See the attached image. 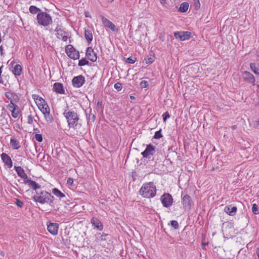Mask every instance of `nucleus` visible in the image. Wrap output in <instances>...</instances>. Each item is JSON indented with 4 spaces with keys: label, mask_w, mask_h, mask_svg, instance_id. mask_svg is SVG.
Here are the masks:
<instances>
[{
    "label": "nucleus",
    "mask_w": 259,
    "mask_h": 259,
    "mask_svg": "<svg viewBox=\"0 0 259 259\" xmlns=\"http://www.w3.org/2000/svg\"><path fill=\"white\" fill-rule=\"evenodd\" d=\"M69 107L67 105L64 110L63 115L65 117L68 126L69 127L76 128L79 120V115L76 112L68 109Z\"/></svg>",
    "instance_id": "f257e3e1"
},
{
    "label": "nucleus",
    "mask_w": 259,
    "mask_h": 259,
    "mask_svg": "<svg viewBox=\"0 0 259 259\" xmlns=\"http://www.w3.org/2000/svg\"><path fill=\"white\" fill-rule=\"evenodd\" d=\"M156 188L153 182L146 183L143 184L140 190V194L144 198H153L156 194Z\"/></svg>",
    "instance_id": "f03ea898"
},
{
    "label": "nucleus",
    "mask_w": 259,
    "mask_h": 259,
    "mask_svg": "<svg viewBox=\"0 0 259 259\" xmlns=\"http://www.w3.org/2000/svg\"><path fill=\"white\" fill-rule=\"evenodd\" d=\"M33 199L35 202L41 204L49 202L50 204L51 205L54 203L55 198L50 193L40 190L36 192V194L33 196Z\"/></svg>",
    "instance_id": "7ed1b4c3"
},
{
    "label": "nucleus",
    "mask_w": 259,
    "mask_h": 259,
    "mask_svg": "<svg viewBox=\"0 0 259 259\" xmlns=\"http://www.w3.org/2000/svg\"><path fill=\"white\" fill-rule=\"evenodd\" d=\"M36 20L39 25L48 26L52 24L53 20L50 15L46 12H39L36 17Z\"/></svg>",
    "instance_id": "20e7f679"
},
{
    "label": "nucleus",
    "mask_w": 259,
    "mask_h": 259,
    "mask_svg": "<svg viewBox=\"0 0 259 259\" xmlns=\"http://www.w3.org/2000/svg\"><path fill=\"white\" fill-rule=\"evenodd\" d=\"M65 53L68 56L73 60L79 59V53L71 45H67L65 48Z\"/></svg>",
    "instance_id": "39448f33"
},
{
    "label": "nucleus",
    "mask_w": 259,
    "mask_h": 259,
    "mask_svg": "<svg viewBox=\"0 0 259 259\" xmlns=\"http://www.w3.org/2000/svg\"><path fill=\"white\" fill-rule=\"evenodd\" d=\"M160 201L163 206L167 208L172 204L173 198L170 194L165 193L161 196Z\"/></svg>",
    "instance_id": "423d86ee"
},
{
    "label": "nucleus",
    "mask_w": 259,
    "mask_h": 259,
    "mask_svg": "<svg viewBox=\"0 0 259 259\" xmlns=\"http://www.w3.org/2000/svg\"><path fill=\"white\" fill-rule=\"evenodd\" d=\"M155 152V147L153 145L149 144L147 145L146 149L141 153V155L144 158L150 159Z\"/></svg>",
    "instance_id": "0eeeda50"
},
{
    "label": "nucleus",
    "mask_w": 259,
    "mask_h": 259,
    "mask_svg": "<svg viewBox=\"0 0 259 259\" xmlns=\"http://www.w3.org/2000/svg\"><path fill=\"white\" fill-rule=\"evenodd\" d=\"M182 204L185 210H190L192 205H194L193 201L190 196L186 194L182 198Z\"/></svg>",
    "instance_id": "6e6552de"
},
{
    "label": "nucleus",
    "mask_w": 259,
    "mask_h": 259,
    "mask_svg": "<svg viewBox=\"0 0 259 259\" xmlns=\"http://www.w3.org/2000/svg\"><path fill=\"white\" fill-rule=\"evenodd\" d=\"M174 36L180 41H185L192 37V33L189 31H177L174 32Z\"/></svg>",
    "instance_id": "1a4fd4ad"
},
{
    "label": "nucleus",
    "mask_w": 259,
    "mask_h": 259,
    "mask_svg": "<svg viewBox=\"0 0 259 259\" xmlns=\"http://www.w3.org/2000/svg\"><path fill=\"white\" fill-rule=\"evenodd\" d=\"M5 95L10 102V103L8 105H17V103L19 101L20 98L15 93L6 92Z\"/></svg>",
    "instance_id": "9d476101"
},
{
    "label": "nucleus",
    "mask_w": 259,
    "mask_h": 259,
    "mask_svg": "<svg viewBox=\"0 0 259 259\" xmlns=\"http://www.w3.org/2000/svg\"><path fill=\"white\" fill-rule=\"evenodd\" d=\"M56 32V35L57 38L62 39L63 41H66L68 39V32L62 29L59 26H57L55 29Z\"/></svg>",
    "instance_id": "9b49d317"
},
{
    "label": "nucleus",
    "mask_w": 259,
    "mask_h": 259,
    "mask_svg": "<svg viewBox=\"0 0 259 259\" xmlns=\"http://www.w3.org/2000/svg\"><path fill=\"white\" fill-rule=\"evenodd\" d=\"M84 82L85 78L82 75L75 76L72 80L73 86L76 88H79L82 87Z\"/></svg>",
    "instance_id": "f8f14e48"
},
{
    "label": "nucleus",
    "mask_w": 259,
    "mask_h": 259,
    "mask_svg": "<svg viewBox=\"0 0 259 259\" xmlns=\"http://www.w3.org/2000/svg\"><path fill=\"white\" fill-rule=\"evenodd\" d=\"M102 22L105 27L108 28L113 32H117L118 29L116 28L115 25L109 20L105 18L103 16H101Z\"/></svg>",
    "instance_id": "ddd939ff"
},
{
    "label": "nucleus",
    "mask_w": 259,
    "mask_h": 259,
    "mask_svg": "<svg viewBox=\"0 0 259 259\" xmlns=\"http://www.w3.org/2000/svg\"><path fill=\"white\" fill-rule=\"evenodd\" d=\"M85 55L88 59L93 62L97 61V56L96 53L95 52L93 48L89 47L87 48L85 51Z\"/></svg>",
    "instance_id": "4468645a"
},
{
    "label": "nucleus",
    "mask_w": 259,
    "mask_h": 259,
    "mask_svg": "<svg viewBox=\"0 0 259 259\" xmlns=\"http://www.w3.org/2000/svg\"><path fill=\"white\" fill-rule=\"evenodd\" d=\"M7 109L11 112L12 116L13 118H16L19 116L20 112V109L17 105H7Z\"/></svg>",
    "instance_id": "2eb2a0df"
},
{
    "label": "nucleus",
    "mask_w": 259,
    "mask_h": 259,
    "mask_svg": "<svg viewBox=\"0 0 259 259\" xmlns=\"http://www.w3.org/2000/svg\"><path fill=\"white\" fill-rule=\"evenodd\" d=\"M233 229L234 228H223L222 232L224 237L229 238L235 236L236 233H235V230Z\"/></svg>",
    "instance_id": "dca6fc26"
},
{
    "label": "nucleus",
    "mask_w": 259,
    "mask_h": 259,
    "mask_svg": "<svg viewBox=\"0 0 259 259\" xmlns=\"http://www.w3.org/2000/svg\"><path fill=\"white\" fill-rule=\"evenodd\" d=\"M24 183L25 184H28L30 187L35 190L36 193V192H38L40 190L41 186L35 181L31 180V179H27V180H24Z\"/></svg>",
    "instance_id": "f3484780"
},
{
    "label": "nucleus",
    "mask_w": 259,
    "mask_h": 259,
    "mask_svg": "<svg viewBox=\"0 0 259 259\" xmlns=\"http://www.w3.org/2000/svg\"><path fill=\"white\" fill-rule=\"evenodd\" d=\"M24 183L25 184H28L30 187L35 190L36 193V192H38L40 190L41 186L35 181L31 180V179H27V180H24Z\"/></svg>",
    "instance_id": "a211bd4d"
},
{
    "label": "nucleus",
    "mask_w": 259,
    "mask_h": 259,
    "mask_svg": "<svg viewBox=\"0 0 259 259\" xmlns=\"http://www.w3.org/2000/svg\"><path fill=\"white\" fill-rule=\"evenodd\" d=\"M242 78L245 81L251 83H254L255 80L254 76L247 71H244L242 72Z\"/></svg>",
    "instance_id": "6ab92c4d"
},
{
    "label": "nucleus",
    "mask_w": 259,
    "mask_h": 259,
    "mask_svg": "<svg viewBox=\"0 0 259 259\" xmlns=\"http://www.w3.org/2000/svg\"><path fill=\"white\" fill-rule=\"evenodd\" d=\"M1 156L5 164L7 165L9 168H11L13 166V162L11 157L5 153H3Z\"/></svg>",
    "instance_id": "aec40b11"
},
{
    "label": "nucleus",
    "mask_w": 259,
    "mask_h": 259,
    "mask_svg": "<svg viewBox=\"0 0 259 259\" xmlns=\"http://www.w3.org/2000/svg\"><path fill=\"white\" fill-rule=\"evenodd\" d=\"M53 90L54 92L60 94H64L65 91L63 88V84L60 82H56L54 84L53 87Z\"/></svg>",
    "instance_id": "412c9836"
},
{
    "label": "nucleus",
    "mask_w": 259,
    "mask_h": 259,
    "mask_svg": "<svg viewBox=\"0 0 259 259\" xmlns=\"http://www.w3.org/2000/svg\"><path fill=\"white\" fill-rule=\"evenodd\" d=\"M14 168L19 177L24 179V180L28 179L27 174L22 167L15 166Z\"/></svg>",
    "instance_id": "4be33fe9"
},
{
    "label": "nucleus",
    "mask_w": 259,
    "mask_h": 259,
    "mask_svg": "<svg viewBox=\"0 0 259 259\" xmlns=\"http://www.w3.org/2000/svg\"><path fill=\"white\" fill-rule=\"evenodd\" d=\"M237 208L236 206H232V205L226 206L224 208V211L228 214L233 216L236 214Z\"/></svg>",
    "instance_id": "5701e85b"
},
{
    "label": "nucleus",
    "mask_w": 259,
    "mask_h": 259,
    "mask_svg": "<svg viewBox=\"0 0 259 259\" xmlns=\"http://www.w3.org/2000/svg\"><path fill=\"white\" fill-rule=\"evenodd\" d=\"M84 112L87 120L94 122L96 119V116L94 114L92 113V109L91 108L86 109Z\"/></svg>",
    "instance_id": "b1692460"
},
{
    "label": "nucleus",
    "mask_w": 259,
    "mask_h": 259,
    "mask_svg": "<svg viewBox=\"0 0 259 259\" xmlns=\"http://www.w3.org/2000/svg\"><path fill=\"white\" fill-rule=\"evenodd\" d=\"M84 37L89 45L92 41L93 37L92 31L85 29L84 30Z\"/></svg>",
    "instance_id": "393cba45"
},
{
    "label": "nucleus",
    "mask_w": 259,
    "mask_h": 259,
    "mask_svg": "<svg viewBox=\"0 0 259 259\" xmlns=\"http://www.w3.org/2000/svg\"><path fill=\"white\" fill-rule=\"evenodd\" d=\"M10 144L14 149L17 150L20 147L19 141L15 137H12L10 140Z\"/></svg>",
    "instance_id": "a878e982"
},
{
    "label": "nucleus",
    "mask_w": 259,
    "mask_h": 259,
    "mask_svg": "<svg viewBox=\"0 0 259 259\" xmlns=\"http://www.w3.org/2000/svg\"><path fill=\"white\" fill-rule=\"evenodd\" d=\"M189 8V3L187 2L182 3L179 7V11L182 13L187 12Z\"/></svg>",
    "instance_id": "bb28decb"
},
{
    "label": "nucleus",
    "mask_w": 259,
    "mask_h": 259,
    "mask_svg": "<svg viewBox=\"0 0 259 259\" xmlns=\"http://www.w3.org/2000/svg\"><path fill=\"white\" fill-rule=\"evenodd\" d=\"M52 193L56 196L60 198H63L65 196V194L60 191L58 189L55 188L53 189Z\"/></svg>",
    "instance_id": "cd10ccee"
},
{
    "label": "nucleus",
    "mask_w": 259,
    "mask_h": 259,
    "mask_svg": "<svg viewBox=\"0 0 259 259\" xmlns=\"http://www.w3.org/2000/svg\"><path fill=\"white\" fill-rule=\"evenodd\" d=\"M22 72V67L20 65L17 64L14 68L13 72L16 76H19L21 75Z\"/></svg>",
    "instance_id": "c85d7f7f"
},
{
    "label": "nucleus",
    "mask_w": 259,
    "mask_h": 259,
    "mask_svg": "<svg viewBox=\"0 0 259 259\" xmlns=\"http://www.w3.org/2000/svg\"><path fill=\"white\" fill-rule=\"evenodd\" d=\"M155 60V57L153 55H148L145 58L143 62H145L147 64H152Z\"/></svg>",
    "instance_id": "c756f323"
},
{
    "label": "nucleus",
    "mask_w": 259,
    "mask_h": 259,
    "mask_svg": "<svg viewBox=\"0 0 259 259\" xmlns=\"http://www.w3.org/2000/svg\"><path fill=\"white\" fill-rule=\"evenodd\" d=\"M29 10L30 13L32 14H38L39 12H42L41 10L35 6H30Z\"/></svg>",
    "instance_id": "7c9ffc66"
},
{
    "label": "nucleus",
    "mask_w": 259,
    "mask_h": 259,
    "mask_svg": "<svg viewBox=\"0 0 259 259\" xmlns=\"http://www.w3.org/2000/svg\"><path fill=\"white\" fill-rule=\"evenodd\" d=\"M91 223L94 227H103L102 222L97 218H93L92 219Z\"/></svg>",
    "instance_id": "2f4dec72"
},
{
    "label": "nucleus",
    "mask_w": 259,
    "mask_h": 259,
    "mask_svg": "<svg viewBox=\"0 0 259 259\" xmlns=\"http://www.w3.org/2000/svg\"><path fill=\"white\" fill-rule=\"evenodd\" d=\"M250 68L254 73L259 75V68L256 66V64L255 63H251L250 64Z\"/></svg>",
    "instance_id": "473e14b6"
},
{
    "label": "nucleus",
    "mask_w": 259,
    "mask_h": 259,
    "mask_svg": "<svg viewBox=\"0 0 259 259\" xmlns=\"http://www.w3.org/2000/svg\"><path fill=\"white\" fill-rule=\"evenodd\" d=\"M39 109L43 113V114L46 113L47 112L50 111V109L48 104H46L42 106H41L40 108Z\"/></svg>",
    "instance_id": "72a5a7b5"
},
{
    "label": "nucleus",
    "mask_w": 259,
    "mask_h": 259,
    "mask_svg": "<svg viewBox=\"0 0 259 259\" xmlns=\"http://www.w3.org/2000/svg\"><path fill=\"white\" fill-rule=\"evenodd\" d=\"M44 116L46 121L49 123H51L53 120V118L52 115L50 114V112H47L46 113L44 114Z\"/></svg>",
    "instance_id": "f704fd0d"
},
{
    "label": "nucleus",
    "mask_w": 259,
    "mask_h": 259,
    "mask_svg": "<svg viewBox=\"0 0 259 259\" xmlns=\"http://www.w3.org/2000/svg\"><path fill=\"white\" fill-rule=\"evenodd\" d=\"M35 103L39 108H40L41 106L47 104L45 100L41 97L39 98L38 100L37 101H35Z\"/></svg>",
    "instance_id": "c9c22d12"
},
{
    "label": "nucleus",
    "mask_w": 259,
    "mask_h": 259,
    "mask_svg": "<svg viewBox=\"0 0 259 259\" xmlns=\"http://www.w3.org/2000/svg\"><path fill=\"white\" fill-rule=\"evenodd\" d=\"M89 62L85 58H83L78 61V66H83L86 65H89Z\"/></svg>",
    "instance_id": "e433bc0d"
},
{
    "label": "nucleus",
    "mask_w": 259,
    "mask_h": 259,
    "mask_svg": "<svg viewBox=\"0 0 259 259\" xmlns=\"http://www.w3.org/2000/svg\"><path fill=\"white\" fill-rule=\"evenodd\" d=\"M58 228H47L48 231L52 235H56L58 234Z\"/></svg>",
    "instance_id": "4c0bfd02"
},
{
    "label": "nucleus",
    "mask_w": 259,
    "mask_h": 259,
    "mask_svg": "<svg viewBox=\"0 0 259 259\" xmlns=\"http://www.w3.org/2000/svg\"><path fill=\"white\" fill-rule=\"evenodd\" d=\"M161 137H162V135L161 134V129H160L159 131L155 133L153 138L155 139H159Z\"/></svg>",
    "instance_id": "58836bf2"
},
{
    "label": "nucleus",
    "mask_w": 259,
    "mask_h": 259,
    "mask_svg": "<svg viewBox=\"0 0 259 259\" xmlns=\"http://www.w3.org/2000/svg\"><path fill=\"white\" fill-rule=\"evenodd\" d=\"M252 211L255 214H259L258 206L256 204H253L252 206Z\"/></svg>",
    "instance_id": "ea45409f"
},
{
    "label": "nucleus",
    "mask_w": 259,
    "mask_h": 259,
    "mask_svg": "<svg viewBox=\"0 0 259 259\" xmlns=\"http://www.w3.org/2000/svg\"><path fill=\"white\" fill-rule=\"evenodd\" d=\"M114 87L117 91H120L122 89V85L120 82H117L114 84Z\"/></svg>",
    "instance_id": "a19ab883"
},
{
    "label": "nucleus",
    "mask_w": 259,
    "mask_h": 259,
    "mask_svg": "<svg viewBox=\"0 0 259 259\" xmlns=\"http://www.w3.org/2000/svg\"><path fill=\"white\" fill-rule=\"evenodd\" d=\"M136 61V58L134 57H128L126 59V63L129 64H134Z\"/></svg>",
    "instance_id": "79ce46f5"
},
{
    "label": "nucleus",
    "mask_w": 259,
    "mask_h": 259,
    "mask_svg": "<svg viewBox=\"0 0 259 259\" xmlns=\"http://www.w3.org/2000/svg\"><path fill=\"white\" fill-rule=\"evenodd\" d=\"M162 117H163V120L164 122H165V121L167 120V119L169 118L170 117L169 113L168 111H166L164 112L162 114Z\"/></svg>",
    "instance_id": "37998d69"
},
{
    "label": "nucleus",
    "mask_w": 259,
    "mask_h": 259,
    "mask_svg": "<svg viewBox=\"0 0 259 259\" xmlns=\"http://www.w3.org/2000/svg\"><path fill=\"white\" fill-rule=\"evenodd\" d=\"M35 138L39 142H41L43 140L42 135L39 134H36L35 135Z\"/></svg>",
    "instance_id": "c03bdc74"
},
{
    "label": "nucleus",
    "mask_w": 259,
    "mask_h": 259,
    "mask_svg": "<svg viewBox=\"0 0 259 259\" xmlns=\"http://www.w3.org/2000/svg\"><path fill=\"white\" fill-rule=\"evenodd\" d=\"M193 6H194V8L195 10H199L200 7V3L199 2V1H197V2H194Z\"/></svg>",
    "instance_id": "a18cd8bd"
},
{
    "label": "nucleus",
    "mask_w": 259,
    "mask_h": 259,
    "mask_svg": "<svg viewBox=\"0 0 259 259\" xmlns=\"http://www.w3.org/2000/svg\"><path fill=\"white\" fill-rule=\"evenodd\" d=\"M140 85L141 88H147L149 84L147 81L143 80L140 82Z\"/></svg>",
    "instance_id": "49530a36"
},
{
    "label": "nucleus",
    "mask_w": 259,
    "mask_h": 259,
    "mask_svg": "<svg viewBox=\"0 0 259 259\" xmlns=\"http://www.w3.org/2000/svg\"><path fill=\"white\" fill-rule=\"evenodd\" d=\"M47 227H59V224L55 223H51L50 221H48L47 223Z\"/></svg>",
    "instance_id": "de8ad7c7"
},
{
    "label": "nucleus",
    "mask_w": 259,
    "mask_h": 259,
    "mask_svg": "<svg viewBox=\"0 0 259 259\" xmlns=\"http://www.w3.org/2000/svg\"><path fill=\"white\" fill-rule=\"evenodd\" d=\"M16 205L19 207H22L24 203L22 201H20L19 199H16Z\"/></svg>",
    "instance_id": "09e8293b"
},
{
    "label": "nucleus",
    "mask_w": 259,
    "mask_h": 259,
    "mask_svg": "<svg viewBox=\"0 0 259 259\" xmlns=\"http://www.w3.org/2000/svg\"><path fill=\"white\" fill-rule=\"evenodd\" d=\"M33 117L31 115H29L28 116V118H27V123L28 124H32L33 123Z\"/></svg>",
    "instance_id": "8fccbe9b"
},
{
    "label": "nucleus",
    "mask_w": 259,
    "mask_h": 259,
    "mask_svg": "<svg viewBox=\"0 0 259 259\" xmlns=\"http://www.w3.org/2000/svg\"><path fill=\"white\" fill-rule=\"evenodd\" d=\"M170 224L172 227H178V223L177 221L172 220L170 221Z\"/></svg>",
    "instance_id": "3c124183"
},
{
    "label": "nucleus",
    "mask_w": 259,
    "mask_h": 259,
    "mask_svg": "<svg viewBox=\"0 0 259 259\" xmlns=\"http://www.w3.org/2000/svg\"><path fill=\"white\" fill-rule=\"evenodd\" d=\"M73 183V179L71 178H69L67 181V184L70 186L72 185Z\"/></svg>",
    "instance_id": "603ef678"
},
{
    "label": "nucleus",
    "mask_w": 259,
    "mask_h": 259,
    "mask_svg": "<svg viewBox=\"0 0 259 259\" xmlns=\"http://www.w3.org/2000/svg\"><path fill=\"white\" fill-rule=\"evenodd\" d=\"M32 98L35 101V102L37 101L38 100L39 98L40 97L38 95H36V94L32 95Z\"/></svg>",
    "instance_id": "864d4df0"
},
{
    "label": "nucleus",
    "mask_w": 259,
    "mask_h": 259,
    "mask_svg": "<svg viewBox=\"0 0 259 259\" xmlns=\"http://www.w3.org/2000/svg\"><path fill=\"white\" fill-rule=\"evenodd\" d=\"M160 1V4L163 6H165V5L167 3V0H159Z\"/></svg>",
    "instance_id": "5fc2aeb1"
},
{
    "label": "nucleus",
    "mask_w": 259,
    "mask_h": 259,
    "mask_svg": "<svg viewBox=\"0 0 259 259\" xmlns=\"http://www.w3.org/2000/svg\"><path fill=\"white\" fill-rule=\"evenodd\" d=\"M107 235L106 234H103L100 237V238L101 240H105L106 239H105V236H106Z\"/></svg>",
    "instance_id": "6e6d98bb"
},
{
    "label": "nucleus",
    "mask_w": 259,
    "mask_h": 259,
    "mask_svg": "<svg viewBox=\"0 0 259 259\" xmlns=\"http://www.w3.org/2000/svg\"><path fill=\"white\" fill-rule=\"evenodd\" d=\"M98 107H102V102L101 101H98L97 104Z\"/></svg>",
    "instance_id": "4d7b16f0"
},
{
    "label": "nucleus",
    "mask_w": 259,
    "mask_h": 259,
    "mask_svg": "<svg viewBox=\"0 0 259 259\" xmlns=\"http://www.w3.org/2000/svg\"><path fill=\"white\" fill-rule=\"evenodd\" d=\"M34 133H37L39 132V130L38 128H33Z\"/></svg>",
    "instance_id": "13d9d810"
},
{
    "label": "nucleus",
    "mask_w": 259,
    "mask_h": 259,
    "mask_svg": "<svg viewBox=\"0 0 259 259\" xmlns=\"http://www.w3.org/2000/svg\"><path fill=\"white\" fill-rule=\"evenodd\" d=\"M256 253L257 254V257H258L259 258V247H257L256 249Z\"/></svg>",
    "instance_id": "bf43d9fd"
},
{
    "label": "nucleus",
    "mask_w": 259,
    "mask_h": 259,
    "mask_svg": "<svg viewBox=\"0 0 259 259\" xmlns=\"http://www.w3.org/2000/svg\"><path fill=\"white\" fill-rule=\"evenodd\" d=\"M3 67V65H2L1 67H0V76L1 75V74L2 73V68Z\"/></svg>",
    "instance_id": "052dcab7"
},
{
    "label": "nucleus",
    "mask_w": 259,
    "mask_h": 259,
    "mask_svg": "<svg viewBox=\"0 0 259 259\" xmlns=\"http://www.w3.org/2000/svg\"><path fill=\"white\" fill-rule=\"evenodd\" d=\"M98 229H99V230L101 231L102 230V229L103 228H100V227H98V228H97Z\"/></svg>",
    "instance_id": "680f3d73"
},
{
    "label": "nucleus",
    "mask_w": 259,
    "mask_h": 259,
    "mask_svg": "<svg viewBox=\"0 0 259 259\" xmlns=\"http://www.w3.org/2000/svg\"><path fill=\"white\" fill-rule=\"evenodd\" d=\"M114 0H108V2L110 3H111L112 2H113Z\"/></svg>",
    "instance_id": "e2e57ef3"
},
{
    "label": "nucleus",
    "mask_w": 259,
    "mask_h": 259,
    "mask_svg": "<svg viewBox=\"0 0 259 259\" xmlns=\"http://www.w3.org/2000/svg\"><path fill=\"white\" fill-rule=\"evenodd\" d=\"M131 99H135V97H134V96H131Z\"/></svg>",
    "instance_id": "0e129e2a"
},
{
    "label": "nucleus",
    "mask_w": 259,
    "mask_h": 259,
    "mask_svg": "<svg viewBox=\"0 0 259 259\" xmlns=\"http://www.w3.org/2000/svg\"><path fill=\"white\" fill-rule=\"evenodd\" d=\"M0 50H1V51H2V50H3V49H2V46H1V47H0Z\"/></svg>",
    "instance_id": "69168bd1"
},
{
    "label": "nucleus",
    "mask_w": 259,
    "mask_h": 259,
    "mask_svg": "<svg viewBox=\"0 0 259 259\" xmlns=\"http://www.w3.org/2000/svg\"><path fill=\"white\" fill-rule=\"evenodd\" d=\"M14 63H15V62H11V64L13 65V64H14Z\"/></svg>",
    "instance_id": "338daca9"
},
{
    "label": "nucleus",
    "mask_w": 259,
    "mask_h": 259,
    "mask_svg": "<svg viewBox=\"0 0 259 259\" xmlns=\"http://www.w3.org/2000/svg\"><path fill=\"white\" fill-rule=\"evenodd\" d=\"M256 122H257V124H259V120L257 121Z\"/></svg>",
    "instance_id": "774afa93"
}]
</instances>
